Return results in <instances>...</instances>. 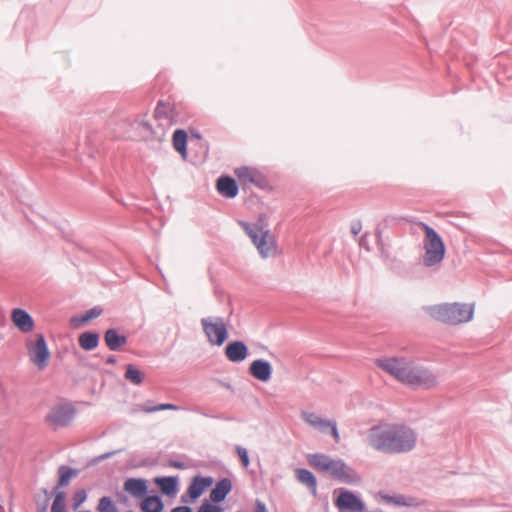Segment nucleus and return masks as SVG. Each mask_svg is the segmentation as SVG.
I'll use <instances>...</instances> for the list:
<instances>
[{"label":"nucleus","mask_w":512,"mask_h":512,"mask_svg":"<svg viewBox=\"0 0 512 512\" xmlns=\"http://www.w3.org/2000/svg\"><path fill=\"white\" fill-rule=\"evenodd\" d=\"M417 433L403 424L382 423L367 431L368 445L381 453L389 455L406 454L417 444Z\"/></svg>","instance_id":"obj_1"},{"label":"nucleus","mask_w":512,"mask_h":512,"mask_svg":"<svg viewBox=\"0 0 512 512\" xmlns=\"http://www.w3.org/2000/svg\"><path fill=\"white\" fill-rule=\"evenodd\" d=\"M376 365L396 380L413 389H433L438 385V375L424 365L406 357H381Z\"/></svg>","instance_id":"obj_2"},{"label":"nucleus","mask_w":512,"mask_h":512,"mask_svg":"<svg viewBox=\"0 0 512 512\" xmlns=\"http://www.w3.org/2000/svg\"><path fill=\"white\" fill-rule=\"evenodd\" d=\"M427 311L431 317L450 325H459L472 320L474 305L466 303H444L430 306Z\"/></svg>","instance_id":"obj_3"},{"label":"nucleus","mask_w":512,"mask_h":512,"mask_svg":"<svg viewBox=\"0 0 512 512\" xmlns=\"http://www.w3.org/2000/svg\"><path fill=\"white\" fill-rule=\"evenodd\" d=\"M247 235L256 246L262 258L275 257L278 254V247L274 236L269 229H264L258 223L239 222Z\"/></svg>","instance_id":"obj_4"},{"label":"nucleus","mask_w":512,"mask_h":512,"mask_svg":"<svg viewBox=\"0 0 512 512\" xmlns=\"http://www.w3.org/2000/svg\"><path fill=\"white\" fill-rule=\"evenodd\" d=\"M424 230L423 239V263L426 267H433L440 264L445 256V245L440 235L424 222L420 223Z\"/></svg>","instance_id":"obj_5"},{"label":"nucleus","mask_w":512,"mask_h":512,"mask_svg":"<svg viewBox=\"0 0 512 512\" xmlns=\"http://www.w3.org/2000/svg\"><path fill=\"white\" fill-rule=\"evenodd\" d=\"M201 326L211 345L221 346L228 338V330L221 317H204Z\"/></svg>","instance_id":"obj_6"},{"label":"nucleus","mask_w":512,"mask_h":512,"mask_svg":"<svg viewBox=\"0 0 512 512\" xmlns=\"http://www.w3.org/2000/svg\"><path fill=\"white\" fill-rule=\"evenodd\" d=\"M76 414L75 408L69 403L57 404L46 416V421L55 429L68 426Z\"/></svg>","instance_id":"obj_7"},{"label":"nucleus","mask_w":512,"mask_h":512,"mask_svg":"<svg viewBox=\"0 0 512 512\" xmlns=\"http://www.w3.org/2000/svg\"><path fill=\"white\" fill-rule=\"evenodd\" d=\"M27 347L30 361L40 370L44 369L48 364L50 356L45 337L42 334H38L35 343H28Z\"/></svg>","instance_id":"obj_8"},{"label":"nucleus","mask_w":512,"mask_h":512,"mask_svg":"<svg viewBox=\"0 0 512 512\" xmlns=\"http://www.w3.org/2000/svg\"><path fill=\"white\" fill-rule=\"evenodd\" d=\"M335 506L339 512H363L365 509L363 501L349 490L340 491Z\"/></svg>","instance_id":"obj_9"},{"label":"nucleus","mask_w":512,"mask_h":512,"mask_svg":"<svg viewBox=\"0 0 512 512\" xmlns=\"http://www.w3.org/2000/svg\"><path fill=\"white\" fill-rule=\"evenodd\" d=\"M330 475L335 480L345 484H358L361 481L359 473L342 459H336Z\"/></svg>","instance_id":"obj_10"},{"label":"nucleus","mask_w":512,"mask_h":512,"mask_svg":"<svg viewBox=\"0 0 512 512\" xmlns=\"http://www.w3.org/2000/svg\"><path fill=\"white\" fill-rule=\"evenodd\" d=\"M248 353V347L243 341H232L225 347V356L233 363L244 361Z\"/></svg>","instance_id":"obj_11"},{"label":"nucleus","mask_w":512,"mask_h":512,"mask_svg":"<svg viewBox=\"0 0 512 512\" xmlns=\"http://www.w3.org/2000/svg\"><path fill=\"white\" fill-rule=\"evenodd\" d=\"M249 373L261 382H268L272 377V366L267 360L257 359L250 364Z\"/></svg>","instance_id":"obj_12"},{"label":"nucleus","mask_w":512,"mask_h":512,"mask_svg":"<svg viewBox=\"0 0 512 512\" xmlns=\"http://www.w3.org/2000/svg\"><path fill=\"white\" fill-rule=\"evenodd\" d=\"M307 460L309 464L317 471L329 474H331L336 463V459H333L330 456L322 453L309 454L307 456Z\"/></svg>","instance_id":"obj_13"},{"label":"nucleus","mask_w":512,"mask_h":512,"mask_svg":"<svg viewBox=\"0 0 512 512\" xmlns=\"http://www.w3.org/2000/svg\"><path fill=\"white\" fill-rule=\"evenodd\" d=\"M12 320L16 327L24 333H28L34 328L33 318L23 309H14L12 312Z\"/></svg>","instance_id":"obj_14"},{"label":"nucleus","mask_w":512,"mask_h":512,"mask_svg":"<svg viewBox=\"0 0 512 512\" xmlns=\"http://www.w3.org/2000/svg\"><path fill=\"white\" fill-rule=\"evenodd\" d=\"M294 473L296 480L304 485L314 497L317 496V479L314 474L305 468H296Z\"/></svg>","instance_id":"obj_15"},{"label":"nucleus","mask_w":512,"mask_h":512,"mask_svg":"<svg viewBox=\"0 0 512 512\" xmlns=\"http://www.w3.org/2000/svg\"><path fill=\"white\" fill-rule=\"evenodd\" d=\"M212 483L213 479L211 477H194L187 490L191 500L198 499Z\"/></svg>","instance_id":"obj_16"},{"label":"nucleus","mask_w":512,"mask_h":512,"mask_svg":"<svg viewBox=\"0 0 512 512\" xmlns=\"http://www.w3.org/2000/svg\"><path fill=\"white\" fill-rule=\"evenodd\" d=\"M124 490L133 497L142 498L147 494V481L141 478H128L124 482Z\"/></svg>","instance_id":"obj_17"},{"label":"nucleus","mask_w":512,"mask_h":512,"mask_svg":"<svg viewBox=\"0 0 512 512\" xmlns=\"http://www.w3.org/2000/svg\"><path fill=\"white\" fill-rule=\"evenodd\" d=\"M217 190L220 195L226 198H234L238 194L236 181L229 176H222L217 180Z\"/></svg>","instance_id":"obj_18"},{"label":"nucleus","mask_w":512,"mask_h":512,"mask_svg":"<svg viewBox=\"0 0 512 512\" xmlns=\"http://www.w3.org/2000/svg\"><path fill=\"white\" fill-rule=\"evenodd\" d=\"M154 116L163 129L173 124V110L168 104L159 102L155 108Z\"/></svg>","instance_id":"obj_19"},{"label":"nucleus","mask_w":512,"mask_h":512,"mask_svg":"<svg viewBox=\"0 0 512 512\" xmlns=\"http://www.w3.org/2000/svg\"><path fill=\"white\" fill-rule=\"evenodd\" d=\"M79 474V470L71 468L66 465H61L58 468V481L53 489L54 494L61 491L60 489L69 485L71 479L76 478Z\"/></svg>","instance_id":"obj_20"},{"label":"nucleus","mask_w":512,"mask_h":512,"mask_svg":"<svg viewBox=\"0 0 512 512\" xmlns=\"http://www.w3.org/2000/svg\"><path fill=\"white\" fill-rule=\"evenodd\" d=\"M301 419L309 426L320 432H326L329 428V419H324L318 414L309 411H301Z\"/></svg>","instance_id":"obj_21"},{"label":"nucleus","mask_w":512,"mask_h":512,"mask_svg":"<svg viewBox=\"0 0 512 512\" xmlns=\"http://www.w3.org/2000/svg\"><path fill=\"white\" fill-rule=\"evenodd\" d=\"M232 489V482L228 478H223L217 482L216 486L210 492V500L214 503L222 502Z\"/></svg>","instance_id":"obj_22"},{"label":"nucleus","mask_w":512,"mask_h":512,"mask_svg":"<svg viewBox=\"0 0 512 512\" xmlns=\"http://www.w3.org/2000/svg\"><path fill=\"white\" fill-rule=\"evenodd\" d=\"M104 340L111 351H118L121 346L127 343V337L120 335L114 328H110L105 332Z\"/></svg>","instance_id":"obj_23"},{"label":"nucleus","mask_w":512,"mask_h":512,"mask_svg":"<svg viewBox=\"0 0 512 512\" xmlns=\"http://www.w3.org/2000/svg\"><path fill=\"white\" fill-rule=\"evenodd\" d=\"M155 483L160 487V490L164 495L175 496L178 491L177 477H159L155 479Z\"/></svg>","instance_id":"obj_24"},{"label":"nucleus","mask_w":512,"mask_h":512,"mask_svg":"<svg viewBox=\"0 0 512 512\" xmlns=\"http://www.w3.org/2000/svg\"><path fill=\"white\" fill-rule=\"evenodd\" d=\"M234 174L242 183H256L260 176L256 169L247 166L236 168Z\"/></svg>","instance_id":"obj_25"},{"label":"nucleus","mask_w":512,"mask_h":512,"mask_svg":"<svg viewBox=\"0 0 512 512\" xmlns=\"http://www.w3.org/2000/svg\"><path fill=\"white\" fill-rule=\"evenodd\" d=\"M78 342L82 349L91 351L95 349L99 344V334L90 331L83 332L80 334Z\"/></svg>","instance_id":"obj_26"},{"label":"nucleus","mask_w":512,"mask_h":512,"mask_svg":"<svg viewBox=\"0 0 512 512\" xmlns=\"http://www.w3.org/2000/svg\"><path fill=\"white\" fill-rule=\"evenodd\" d=\"M143 512H161L164 508L161 497L157 495L146 497L140 504Z\"/></svg>","instance_id":"obj_27"},{"label":"nucleus","mask_w":512,"mask_h":512,"mask_svg":"<svg viewBox=\"0 0 512 512\" xmlns=\"http://www.w3.org/2000/svg\"><path fill=\"white\" fill-rule=\"evenodd\" d=\"M187 133L178 129L173 134V147L183 158L187 156Z\"/></svg>","instance_id":"obj_28"},{"label":"nucleus","mask_w":512,"mask_h":512,"mask_svg":"<svg viewBox=\"0 0 512 512\" xmlns=\"http://www.w3.org/2000/svg\"><path fill=\"white\" fill-rule=\"evenodd\" d=\"M125 379L134 385L142 384L144 380L143 373L134 365L128 364L126 366Z\"/></svg>","instance_id":"obj_29"},{"label":"nucleus","mask_w":512,"mask_h":512,"mask_svg":"<svg viewBox=\"0 0 512 512\" xmlns=\"http://www.w3.org/2000/svg\"><path fill=\"white\" fill-rule=\"evenodd\" d=\"M97 510L98 512H118L116 504L109 496L100 498Z\"/></svg>","instance_id":"obj_30"},{"label":"nucleus","mask_w":512,"mask_h":512,"mask_svg":"<svg viewBox=\"0 0 512 512\" xmlns=\"http://www.w3.org/2000/svg\"><path fill=\"white\" fill-rule=\"evenodd\" d=\"M65 497L66 494L64 491L56 493L51 506V512H65Z\"/></svg>","instance_id":"obj_31"},{"label":"nucleus","mask_w":512,"mask_h":512,"mask_svg":"<svg viewBox=\"0 0 512 512\" xmlns=\"http://www.w3.org/2000/svg\"><path fill=\"white\" fill-rule=\"evenodd\" d=\"M103 310L100 307H93L85 312V314L82 315L81 322L86 323L89 322L97 317H99L102 314Z\"/></svg>","instance_id":"obj_32"},{"label":"nucleus","mask_w":512,"mask_h":512,"mask_svg":"<svg viewBox=\"0 0 512 512\" xmlns=\"http://www.w3.org/2000/svg\"><path fill=\"white\" fill-rule=\"evenodd\" d=\"M87 499V493L84 489L77 490L73 495V508L78 509Z\"/></svg>","instance_id":"obj_33"},{"label":"nucleus","mask_w":512,"mask_h":512,"mask_svg":"<svg viewBox=\"0 0 512 512\" xmlns=\"http://www.w3.org/2000/svg\"><path fill=\"white\" fill-rule=\"evenodd\" d=\"M236 452L240 458L242 466L244 468H247L250 465V459H249L248 452H247L246 448H244L242 446H237Z\"/></svg>","instance_id":"obj_34"},{"label":"nucleus","mask_w":512,"mask_h":512,"mask_svg":"<svg viewBox=\"0 0 512 512\" xmlns=\"http://www.w3.org/2000/svg\"><path fill=\"white\" fill-rule=\"evenodd\" d=\"M197 512H223V509L215 504L205 500Z\"/></svg>","instance_id":"obj_35"},{"label":"nucleus","mask_w":512,"mask_h":512,"mask_svg":"<svg viewBox=\"0 0 512 512\" xmlns=\"http://www.w3.org/2000/svg\"><path fill=\"white\" fill-rule=\"evenodd\" d=\"M134 128H142L147 135L153 134V129L151 124L148 121H145L143 119L135 120L132 124Z\"/></svg>","instance_id":"obj_36"},{"label":"nucleus","mask_w":512,"mask_h":512,"mask_svg":"<svg viewBox=\"0 0 512 512\" xmlns=\"http://www.w3.org/2000/svg\"><path fill=\"white\" fill-rule=\"evenodd\" d=\"M138 409L140 411H143L145 413H154V412H158V410L156 409V405H152L150 401L148 402H145L143 404H140L138 406Z\"/></svg>","instance_id":"obj_37"},{"label":"nucleus","mask_w":512,"mask_h":512,"mask_svg":"<svg viewBox=\"0 0 512 512\" xmlns=\"http://www.w3.org/2000/svg\"><path fill=\"white\" fill-rule=\"evenodd\" d=\"M329 428L331 429V434L336 443L340 441V435L337 429V423L335 420H329Z\"/></svg>","instance_id":"obj_38"},{"label":"nucleus","mask_w":512,"mask_h":512,"mask_svg":"<svg viewBox=\"0 0 512 512\" xmlns=\"http://www.w3.org/2000/svg\"><path fill=\"white\" fill-rule=\"evenodd\" d=\"M156 409L158 411H163V410H174V411H177V410L180 409V407L177 406V405H174V404H170V403H163V404L156 405Z\"/></svg>","instance_id":"obj_39"},{"label":"nucleus","mask_w":512,"mask_h":512,"mask_svg":"<svg viewBox=\"0 0 512 512\" xmlns=\"http://www.w3.org/2000/svg\"><path fill=\"white\" fill-rule=\"evenodd\" d=\"M254 512H268V510L262 501L256 500Z\"/></svg>","instance_id":"obj_40"},{"label":"nucleus","mask_w":512,"mask_h":512,"mask_svg":"<svg viewBox=\"0 0 512 512\" xmlns=\"http://www.w3.org/2000/svg\"><path fill=\"white\" fill-rule=\"evenodd\" d=\"M361 229H362V225L360 222H356L351 225V233L354 236H357L360 233Z\"/></svg>","instance_id":"obj_41"},{"label":"nucleus","mask_w":512,"mask_h":512,"mask_svg":"<svg viewBox=\"0 0 512 512\" xmlns=\"http://www.w3.org/2000/svg\"><path fill=\"white\" fill-rule=\"evenodd\" d=\"M394 503L400 506H407L409 503L406 501L404 496L396 497L393 499Z\"/></svg>","instance_id":"obj_42"},{"label":"nucleus","mask_w":512,"mask_h":512,"mask_svg":"<svg viewBox=\"0 0 512 512\" xmlns=\"http://www.w3.org/2000/svg\"><path fill=\"white\" fill-rule=\"evenodd\" d=\"M169 466L174 467V468H178V469H184L185 468V464L183 462L175 461V460H171L169 462Z\"/></svg>","instance_id":"obj_43"},{"label":"nucleus","mask_w":512,"mask_h":512,"mask_svg":"<svg viewBox=\"0 0 512 512\" xmlns=\"http://www.w3.org/2000/svg\"><path fill=\"white\" fill-rule=\"evenodd\" d=\"M171 512H193L192 508L188 506H179L174 509H172Z\"/></svg>","instance_id":"obj_44"},{"label":"nucleus","mask_w":512,"mask_h":512,"mask_svg":"<svg viewBox=\"0 0 512 512\" xmlns=\"http://www.w3.org/2000/svg\"><path fill=\"white\" fill-rule=\"evenodd\" d=\"M114 454H115V452H109V453L102 454V455H100L97 458V461H101V460L107 459V458H109L110 456H112Z\"/></svg>","instance_id":"obj_45"},{"label":"nucleus","mask_w":512,"mask_h":512,"mask_svg":"<svg viewBox=\"0 0 512 512\" xmlns=\"http://www.w3.org/2000/svg\"><path fill=\"white\" fill-rule=\"evenodd\" d=\"M116 357L114 355H110L107 359H106V363L107 364H110V365H114L116 363Z\"/></svg>","instance_id":"obj_46"},{"label":"nucleus","mask_w":512,"mask_h":512,"mask_svg":"<svg viewBox=\"0 0 512 512\" xmlns=\"http://www.w3.org/2000/svg\"><path fill=\"white\" fill-rule=\"evenodd\" d=\"M201 414L205 417H211V418H219V419H222L223 417L221 416H214V415H210L208 413H205V412H201Z\"/></svg>","instance_id":"obj_47"},{"label":"nucleus","mask_w":512,"mask_h":512,"mask_svg":"<svg viewBox=\"0 0 512 512\" xmlns=\"http://www.w3.org/2000/svg\"><path fill=\"white\" fill-rule=\"evenodd\" d=\"M192 137H196L198 140H200V139H201V136H200V135H199V133H197V132H195V133H194V132H192Z\"/></svg>","instance_id":"obj_48"},{"label":"nucleus","mask_w":512,"mask_h":512,"mask_svg":"<svg viewBox=\"0 0 512 512\" xmlns=\"http://www.w3.org/2000/svg\"><path fill=\"white\" fill-rule=\"evenodd\" d=\"M40 512H46V507H43Z\"/></svg>","instance_id":"obj_49"}]
</instances>
